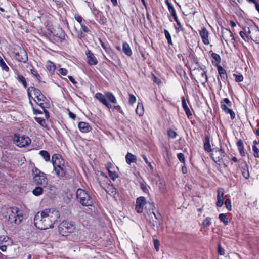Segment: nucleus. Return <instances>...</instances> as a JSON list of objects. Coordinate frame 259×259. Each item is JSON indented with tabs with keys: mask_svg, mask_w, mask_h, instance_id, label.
<instances>
[{
	"mask_svg": "<svg viewBox=\"0 0 259 259\" xmlns=\"http://www.w3.org/2000/svg\"><path fill=\"white\" fill-rule=\"evenodd\" d=\"M211 57L214 60H215L217 62L220 63L221 59L220 56L219 54H218L215 53H212L211 54Z\"/></svg>",
	"mask_w": 259,
	"mask_h": 259,
	"instance_id": "40",
	"label": "nucleus"
},
{
	"mask_svg": "<svg viewBox=\"0 0 259 259\" xmlns=\"http://www.w3.org/2000/svg\"><path fill=\"white\" fill-rule=\"evenodd\" d=\"M225 191L223 188H219L218 190L217 206L221 207L223 205L224 195Z\"/></svg>",
	"mask_w": 259,
	"mask_h": 259,
	"instance_id": "16",
	"label": "nucleus"
},
{
	"mask_svg": "<svg viewBox=\"0 0 259 259\" xmlns=\"http://www.w3.org/2000/svg\"><path fill=\"white\" fill-rule=\"evenodd\" d=\"M218 253L221 255H223L225 254V250L221 247L220 245L218 246Z\"/></svg>",
	"mask_w": 259,
	"mask_h": 259,
	"instance_id": "57",
	"label": "nucleus"
},
{
	"mask_svg": "<svg viewBox=\"0 0 259 259\" xmlns=\"http://www.w3.org/2000/svg\"><path fill=\"white\" fill-rule=\"evenodd\" d=\"M168 10L172 16L176 14V12L174 6L172 7H170Z\"/></svg>",
	"mask_w": 259,
	"mask_h": 259,
	"instance_id": "63",
	"label": "nucleus"
},
{
	"mask_svg": "<svg viewBox=\"0 0 259 259\" xmlns=\"http://www.w3.org/2000/svg\"><path fill=\"white\" fill-rule=\"evenodd\" d=\"M239 34L240 36L245 41L248 42L249 40L248 39V37H247L245 31H244V28L243 31H241L239 32Z\"/></svg>",
	"mask_w": 259,
	"mask_h": 259,
	"instance_id": "39",
	"label": "nucleus"
},
{
	"mask_svg": "<svg viewBox=\"0 0 259 259\" xmlns=\"http://www.w3.org/2000/svg\"><path fill=\"white\" fill-rule=\"evenodd\" d=\"M35 120L38 122L41 126L46 127L47 126V124L46 120L41 117H36L34 118Z\"/></svg>",
	"mask_w": 259,
	"mask_h": 259,
	"instance_id": "34",
	"label": "nucleus"
},
{
	"mask_svg": "<svg viewBox=\"0 0 259 259\" xmlns=\"http://www.w3.org/2000/svg\"><path fill=\"white\" fill-rule=\"evenodd\" d=\"M146 204V198L143 196H140L137 198L136 210L138 213H142L143 211V207Z\"/></svg>",
	"mask_w": 259,
	"mask_h": 259,
	"instance_id": "13",
	"label": "nucleus"
},
{
	"mask_svg": "<svg viewBox=\"0 0 259 259\" xmlns=\"http://www.w3.org/2000/svg\"><path fill=\"white\" fill-rule=\"evenodd\" d=\"M78 127L82 133H88L92 130L91 126L90 124L85 122H80L78 124Z\"/></svg>",
	"mask_w": 259,
	"mask_h": 259,
	"instance_id": "18",
	"label": "nucleus"
},
{
	"mask_svg": "<svg viewBox=\"0 0 259 259\" xmlns=\"http://www.w3.org/2000/svg\"><path fill=\"white\" fill-rule=\"evenodd\" d=\"M60 218L59 211L55 208H46L37 212L34 218V224L39 229L46 230L54 227Z\"/></svg>",
	"mask_w": 259,
	"mask_h": 259,
	"instance_id": "1",
	"label": "nucleus"
},
{
	"mask_svg": "<svg viewBox=\"0 0 259 259\" xmlns=\"http://www.w3.org/2000/svg\"><path fill=\"white\" fill-rule=\"evenodd\" d=\"M177 157L181 162L185 163V158L184 155L182 153H179L177 154Z\"/></svg>",
	"mask_w": 259,
	"mask_h": 259,
	"instance_id": "50",
	"label": "nucleus"
},
{
	"mask_svg": "<svg viewBox=\"0 0 259 259\" xmlns=\"http://www.w3.org/2000/svg\"><path fill=\"white\" fill-rule=\"evenodd\" d=\"M211 152V158L217 164L220 165L221 160L226 155L224 150L219 148H214L212 149Z\"/></svg>",
	"mask_w": 259,
	"mask_h": 259,
	"instance_id": "9",
	"label": "nucleus"
},
{
	"mask_svg": "<svg viewBox=\"0 0 259 259\" xmlns=\"http://www.w3.org/2000/svg\"><path fill=\"white\" fill-rule=\"evenodd\" d=\"M154 245L155 249L157 251H158L159 244V241L158 240H157V239L154 240Z\"/></svg>",
	"mask_w": 259,
	"mask_h": 259,
	"instance_id": "61",
	"label": "nucleus"
},
{
	"mask_svg": "<svg viewBox=\"0 0 259 259\" xmlns=\"http://www.w3.org/2000/svg\"><path fill=\"white\" fill-rule=\"evenodd\" d=\"M237 146L239 151L243 150L244 149L243 142L241 139L237 142Z\"/></svg>",
	"mask_w": 259,
	"mask_h": 259,
	"instance_id": "45",
	"label": "nucleus"
},
{
	"mask_svg": "<svg viewBox=\"0 0 259 259\" xmlns=\"http://www.w3.org/2000/svg\"><path fill=\"white\" fill-rule=\"evenodd\" d=\"M94 14L96 19L101 24H104L106 22V18L103 15V13L99 10L95 9Z\"/></svg>",
	"mask_w": 259,
	"mask_h": 259,
	"instance_id": "17",
	"label": "nucleus"
},
{
	"mask_svg": "<svg viewBox=\"0 0 259 259\" xmlns=\"http://www.w3.org/2000/svg\"><path fill=\"white\" fill-rule=\"evenodd\" d=\"M43 187H36L32 191V193L34 195L36 196H38L42 194L43 193Z\"/></svg>",
	"mask_w": 259,
	"mask_h": 259,
	"instance_id": "30",
	"label": "nucleus"
},
{
	"mask_svg": "<svg viewBox=\"0 0 259 259\" xmlns=\"http://www.w3.org/2000/svg\"><path fill=\"white\" fill-rule=\"evenodd\" d=\"M101 45L102 47L105 50V51L107 53H110V52L111 51V49L109 47V46H108V45L105 44L103 43V42H101Z\"/></svg>",
	"mask_w": 259,
	"mask_h": 259,
	"instance_id": "41",
	"label": "nucleus"
},
{
	"mask_svg": "<svg viewBox=\"0 0 259 259\" xmlns=\"http://www.w3.org/2000/svg\"><path fill=\"white\" fill-rule=\"evenodd\" d=\"M46 68L50 73H53L55 71V66L52 62L48 61Z\"/></svg>",
	"mask_w": 259,
	"mask_h": 259,
	"instance_id": "32",
	"label": "nucleus"
},
{
	"mask_svg": "<svg viewBox=\"0 0 259 259\" xmlns=\"http://www.w3.org/2000/svg\"><path fill=\"white\" fill-rule=\"evenodd\" d=\"M107 192L109 193L111 195H114L116 194V189L113 187H109L108 188V190H107Z\"/></svg>",
	"mask_w": 259,
	"mask_h": 259,
	"instance_id": "42",
	"label": "nucleus"
},
{
	"mask_svg": "<svg viewBox=\"0 0 259 259\" xmlns=\"http://www.w3.org/2000/svg\"><path fill=\"white\" fill-rule=\"evenodd\" d=\"M252 150L254 152V157L259 158V149L255 145H253L252 146Z\"/></svg>",
	"mask_w": 259,
	"mask_h": 259,
	"instance_id": "47",
	"label": "nucleus"
},
{
	"mask_svg": "<svg viewBox=\"0 0 259 259\" xmlns=\"http://www.w3.org/2000/svg\"><path fill=\"white\" fill-rule=\"evenodd\" d=\"M40 155L46 161H49L50 160V155L49 153L45 150L40 151L39 152Z\"/></svg>",
	"mask_w": 259,
	"mask_h": 259,
	"instance_id": "28",
	"label": "nucleus"
},
{
	"mask_svg": "<svg viewBox=\"0 0 259 259\" xmlns=\"http://www.w3.org/2000/svg\"><path fill=\"white\" fill-rule=\"evenodd\" d=\"M177 26H175V29L177 31V32H179L181 30H182V25L180 21L176 22Z\"/></svg>",
	"mask_w": 259,
	"mask_h": 259,
	"instance_id": "59",
	"label": "nucleus"
},
{
	"mask_svg": "<svg viewBox=\"0 0 259 259\" xmlns=\"http://www.w3.org/2000/svg\"><path fill=\"white\" fill-rule=\"evenodd\" d=\"M182 104L183 108L184 109L186 115H187L188 117L189 118L190 116L192 115V113L190 110L187 105V103L184 97L182 98Z\"/></svg>",
	"mask_w": 259,
	"mask_h": 259,
	"instance_id": "25",
	"label": "nucleus"
},
{
	"mask_svg": "<svg viewBox=\"0 0 259 259\" xmlns=\"http://www.w3.org/2000/svg\"><path fill=\"white\" fill-rule=\"evenodd\" d=\"M225 205L227 209L230 211L232 210V206L231 204V200L230 199H227L225 202Z\"/></svg>",
	"mask_w": 259,
	"mask_h": 259,
	"instance_id": "46",
	"label": "nucleus"
},
{
	"mask_svg": "<svg viewBox=\"0 0 259 259\" xmlns=\"http://www.w3.org/2000/svg\"><path fill=\"white\" fill-rule=\"evenodd\" d=\"M211 218L209 217H207L203 221V225L204 227H208L210 225L211 223Z\"/></svg>",
	"mask_w": 259,
	"mask_h": 259,
	"instance_id": "48",
	"label": "nucleus"
},
{
	"mask_svg": "<svg viewBox=\"0 0 259 259\" xmlns=\"http://www.w3.org/2000/svg\"><path fill=\"white\" fill-rule=\"evenodd\" d=\"M53 169L56 176L59 178H66L67 175V166L65 163L62 156L58 154H54L52 156Z\"/></svg>",
	"mask_w": 259,
	"mask_h": 259,
	"instance_id": "2",
	"label": "nucleus"
},
{
	"mask_svg": "<svg viewBox=\"0 0 259 259\" xmlns=\"http://www.w3.org/2000/svg\"><path fill=\"white\" fill-rule=\"evenodd\" d=\"M152 213L156 219V221L153 220V223L152 224L153 228H154L156 226L158 227V225H160V222L159 221V219L160 218V215H157L154 212H153Z\"/></svg>",
	"mask_w": 259,
	"mask_h": 259,
	"instance_id": "31",
	"label": "nucleus"
},
{
	"mask_svg": "<svg viewBox=\"0 0 259 259\" xmlns=\"http://www.w3.org/2000/svg\"><path fill=\"white\" fill-rule=\"evenodd\" d=\"M74 18H75V19L78 22H79L80 24H82L81 23V22H82V17L78 15H75L74 16Z\"/></svg>",
	"mask_w": 259,
	"mask_h": 259,
	"instance_id": "60",
	"label": "nucleus"
},
{
	"mask_svg": "<svg viewBox=\"0 0 259 259\" xmlns=\"http://www.w3.org/2000/svg\"><path fill=\"white\" fill-rule=\"evenodd\" d=\"M218 71L222 79L225 80L227 78V75L226 70L221 66L218 65L217 66Z\"/></svg>",
	"mask_w": 259,
	"mask_h": 259,
	"instance_id": "26",
	"label": "nucleus"
},
{
	"mask_svg": "<svg viewBox=\"0 0 259 259\" xmlns=\"http://www.w3.org/2000/svg\"><path fill=\"white\" fill-rule=\"evenodd\" d=\"M27 91L29 99H33L34 101L42 109L45 108L44 104L47 99L39 89L34 87H30Z\"/></svg>",
	"mask_w": 259,
	"mask_h": 259,
	"instance_id": "4",
	"label": "nucleus"
},
{
	"mask_svg": "<svg viewBox=\"0 0 259 259\" xmlns=\"http://www.w3.org/2000/svg\"><path fill=\"white\" fill-rule=\"evenodd\" d=\"M109 175L113 180H115L118 177V174L116 172L110 170H109Z\"/></svg>",
	"mask_w": 259,
	"mask_h": 259,
	"instance_id": "49",
	"label": "nucleus"
},
{
	"mask_svg": "<svg viewBox=\"0 0 259 259\" xmlns=\"http://www.w3.org/2000/svg\"><path fill=\"white\" fill-rule=\"evenodd\" d=\"M17 80L22 84L25 88L27 87V82L25 77L22 75H19L17 76Z\"/></svg>",
	"mask_w": 259,
	"mask_h": 259,
	"instance_id": "33",
	"label": "nucleus"
},
{
	"mask_svg": "<svg viewBox=\"0 0 259 259\" xmlns=\"http://www.w3.org/2000/svg\"><path fill=\"white\" fill-rule=\"evenodd\" d=\"M68 78L69 80L74 84L75 85L77 83V82L75 81L74 78L71 76H68Z\"/></svg>",
	"mask_w": 259,
	"mask_h": 259,
	"instance_id": "64",
	"label": "nucleus"
},
{
	"mask_svg": "<svg viewBox=\"0 0 259 259\" xmlns=\"http://www.w3.org/2000/svg\"><path fill=\"white\" fill-rule=\"evenodd\" d=\"M95 98L108 109L112 108V106L107 101V99L113 104H116L117 102L115 96L110 92H106L104 95L99 92L97 93L95 95Z\"/></svg>",
	"mask_w": 259,
	"mask_h": 259,
	"instance_id": "5",
	"label": "nucleus"
},
{
	"mask_svg": "<svg viewBox=\"0 0 259 259\" xmlns=\"http://www.w3.org/2000/svg\"><path fill=\"white\" fill-rule=\"evenodd\" d=\"M199 34L203 42L206 45H209L210 43L209 40V33L207 29L205 27L202 28L200 30H199Z\"/></svg>",
	"mask_w": 259,
	"mask_h": 259,
	"instance_id": "14",
	"label": "nucleus"
},
{
	"mask_svg": "<svg viewBox=\"0 0 259 259\" xmlns=\"http://www.w3.org/2000/svg\"><path fill=\"white\" fill-rule=\"evenodd\" d=\"M168 135L169 137H170L172 139L175 138L177 136V133L175 131H174V130H171V129L168 130Z\"/></svg>",
	"mask_w": 259,
	"mask_h": 259,
	"instance_id": "43",
	"label": "nucleus"
},
{
	"mask_svg": "<svg viewBox=\"0 0 259 259\" xmlns=\"http://www.w3.org/2000/svg\"><path fill=\"white\" fill-rule=\"evenodd\" d=\"M136 98L135 97V96H134L132 94H130V98H129V103L130 104L132 105L136 102Z\"/></svg>",
	"mask_w": 259,
	"mask_h": 259,
	"instance_id": "53",
	"label": "nucleus"
},
{
	"mask_svg": "<svg viewBox=\"0 0 259 259\" xmlns=\"http://www.w3.org/2000/svg\"><path fill=\"white\" fill-rule=\"evenodd\" d=\"M75 228V225L73 223L63 221L59 225L58 230L61 235L67 236L69 234L73 232Z\"/></svg>",
	"mask_w": 259,
	"mask_h": 259,
	"instance_id": "8",
	"label": "nucleus"
},
{
	"mask_svg": "<svg viewBox=\"0 0 259 259\" xmlns=\"http://www.w3.org/2000/svg\"><path fill=\"white\" fill-rule=\"evenodd\" d=\"M122 51L127 56H131L132 55V51L129 44L126 42L123 43Z\"/></svg>",
	"mask_w": 259,
	"mask_h": 259,
	"instance_id": "23",
	"label": "nucleus"
},
{
	"mask_svg": "<svg viewBox=\"0 0 259 259\" xmlns=\"http://www.w3.org/2000/svg\"><path fill=\"white\" fill-rule=\"evenodd\" d=\"M9 239L7 236H0V242H6Z\"/></svg>",
	"mask_w": 259,
	"mask_h": 259,
	"instance_id": "56",
	"label": "nucleus"
},
{
	"mask_svg": "<svg viewBox=\"0 0 259 259\" xmlns=\"http://www.w3.org/2000/svg\"><path fill=\"white\" fill-rule=\"evenodd\" d=\"M233 76L235 77V81L237 82H240L243 81L244 77L242 75H236L233 74Z\"/></svg>",
	"mask_w": 259,
	"mask_h": 259,
	"instance_id": "44",
	"label": "nucleus"
},
{
	"mask_svg": "<svg viewBox=\"0 0 259 259\" xmlns=\"http://www.w3.org/2000/svg\"><path fill=\"white\" fill-rule=\"evenodd\" d=\"M256 26H251V27H244V31L246 32V34L248 37L249 40H250L251 36H252V30L255 28Z\"/></svg>",
	"mask_w": 259,
	"mask_h": 259,
	"instance_id": "29",
	"label": "nucleus"
},
{
	"mask_svg": "<svg viewBox=\"0 0 259 259\" xmlns=\"http://www.w3.org/2000/svg\"><path fill=\"white\" fill-rule=\"evenodd\" d=\"M112 108L114 109H116V110H117L119 113H121V114H123V112L121 109V107L119 105H116V106H114L113 107H112Z\"/></svg>",
	"mask_w": 259,
	"mask_h": 259,
	"instance_id": "58",
	"label": "nucleus"
},
{
	"mask_svg": "<svg viewBox=\"0 0 259 259\" xmlns=\"http://www.w3.org/2000/svg\"><path fill=\"white\" fill-rule=\"evenodd\" d=\"M221 102H223V104H226L228 107H231L232 104L230 101L229 100L228 98H224L223 100L221 101Z\"/></svg>",
	"mask_w": 259,
	"mask_h": 259,
	"instance_id": "52",
	"label": "nucleus"
},
{
	"mask_svg": "<svg viewBox=\"0 0 259 259\" xmlns=\"http://www.w3.org/2000/svg\"><path fill=\"white\" fill-rule=\"evenodd\" d=\"M165 36L167 40L168 43L169 45H172V40L171 38V36L168 31L165 29L164 31Z\"/></svg>",
	"mask_w": 259,
	"mask_h": 259,
	"instance_id": "36",
	"label": "nucleus"
},
{
	"mask_svg": "<svg viewBox=\"0 0 259 259\" xmlns=\"http://www.w3.org/2000/svg\"><path fill=\"white\" fill-rule=\"evenodd\" d=\"M2 213L3 217L11 224L19 225L23 219L22 213L17 207H3Z\"/></svg>",
	"mask_w": 259,
	"mask_h": 259,
	"instance_id": "3",
	"label": "nucleus"
},
{
	"mask_svg": "<svg viewBox=\"0 0 259 259\" xmlns=\"http://www.w3.org/2000/svg\"><path fill=\"white\" fill-rule=\"evenodd\" d=\"M0 66L2 68L3 70H5L6 71H8L9 70V67L6 65V64L2 58L0 56Z\"/></svg>",
	"mask_w": 259,
	"mask_h": 259,
	"instance_id": "35",
	"label": "nucleus"
},
{
	"mask_svg": "<svg viewBox=\"0 0 259 259\" xmlns=\"http://www.w3.org/2000/svg\"><path fill=\"white\" fill-rule=\"evenodd\" d=\"M201 77L202 78V80H200L201 81H204V82L207 81V77L206 74V72L202 71L200 73Z\"/></svg>",
	"mask_w": 259,
	"mask_h": 259,
	"instance_id": "51",
	"label": "nucleus"
},
{
	"mask_svg": "<svg viewBox=\"0 0 259 259\" xmlns=\"http://www.w3.org/2000/svg\"><path fill=\"white\" fill-rule=\"evenodd\" d=\"M76 197L78 201L84 206H90L93 204L92 197L83 189L79 188L76 192Z\"/></svg>",
	"mask_w": 259,
	"mask_h": 259,
	"instance_id": "6",
	"label": "nucleus"
},
{
	"mask_svg": "<svg viewBox=\"0 0 259 259\" xmlns=\"http://www.w3.org/2000/svg\"><path fill=\"white\" fill-rule=\"evenodd\" d=\"M31 74L38 80L40 81L41 79V77L39 74L38 73L37 71L34 69H32L30 70Z\"/></svg>",
	"mask_w": 259,
	"mask_h": 259,
	"instance_id": "38",
	"label": "nucleus"
},
{
	"mask_svg": "<svg viewBox=\"0 0 259 259\" xmlns=\"http://www.w3.org/2000/svg\"><path fill=\"white\" fill-rule=\"evenodd\" d=\"M80 25H81V29L83 32L88 33L89 31V29L85 25H84L83 24H81Z\"/></svg>",
	"mask_w": 259,
	"mask_h": 259,
	"instance_id": "62",
	"label": "nucleus"
},
{
	"mask_svg": "<svg viewBox=\"0 0 259 259\" xmlns=\"http://www.w3.org/2000/svg\"><path fill=\"white\" fill-rule=\"evenodd\" d=\"M33 182L36 185H40L45 187L48 184L46 175L38 168L34 167L32 170Z\"/></svg>",
	"mask_w": 259,
	"mask_h": 259,
	"instance_id": "7",
	"label": "nucleus"
},
{
	"mask_svg": "<svg viewBox=\"0 0 259 259\" xmlns=\"http://www.w3.org/2000/svg\"><path fill=\"white\" fill-rule=\"evenodd\" d=\"M221 109L227 114H230L232 119H234L235 118V114L234 111L228 108V106L223 102H221Z\"/></svg>",
	"mask_w": 259,
	"mask_h": 259,
	"instance_id": "19",
	"label": "nucleus"
},
{
	"mask_svg": "<svg viewBox=\"0 0 259 259\" xmlns=\"http://www.w3.org/2000/svg\"><path fill=\"white\" fill-rule=\"evenodd\" d=\"M221 32L222 37L227 44H228V41L233 42L234 37L232 32L230 30L223 28L222 29Z\"/></svg>",
	"mask_w": 259,
	"mask_h": 259,
	"instance_id": "12",
	"label": "nucleus"
},
{
	"mask_svg": "<svg viewBox=\"0 0 259 259\" xmlns=\"http://www.w3.org/2000/svg\"><path fill=\"white\" fill-rule=\"evenodd\" d=\"M14 58L18 62L26 63L28 56L26 52L23 49H20L19 51L15 54Z\"/></svg>",
	"mask_w": 259,
	"mask_h": 259,
	"instance_id": "11",
	"label": "nucleus"
},
{
	"mask_svg": "<svg viewBox=\"0 0 259 259\" xmlns=\"http://www.w3.org/2000/svg\"><path fill=\"white\" fill-rule=\"evenodd\" d=\"M204 149L208 152H211L212 150V149L211 148L210 138L208 136H206L205 137L204 143Z\"/></svg>",
	"mask_w": 259,
	"mask_h": 259,
	"instance_id": "24",
	"label": "nucleus"
},
{
	"mask_svg": "<svg viewBox=\"0 0 259 259\" xmlns=\"http://www.w3.org/2000/svg\"><path fill=\"white\" fill-rule=\"evenodd\" d=\"M125 159L127 163L128 164H131L132 163H136L137 162V157L130 152L127 153Z\"/></svg>",
	"mask_w": 259,
	"mask_h": 259,
	"instance_id": "22",
	"label": "nucleus"
},
{
	"mask_svg": "<svg viewBox=\"0 0 259 259\" xmlns=\"http://www.w3.org/2000/svg\"><path fill=\"white\" fill-rule=\"evenodd\" d=\"M65 39V34L62 29H60L56 34L53 35V39L58 42H61Z\"/></svg>",
	"mask_w": 259,
	"mask_h": 259,
	"instance_id": "20",
	"label": "nucleus"
},
{
	"mask_svg": "<svg viewBox=\"0 0 259 259\" xmlns=\"http://www.w3.org/2000/svg\"><path fill=\"white\" fill-rule=\"evenodd\" d=\"M219 219L224 223L225 225H227L228 224V219L226 218V216L224 213H221L219 215Z\"/></svg>",
	"mask_w": 259,
	"mask_h": 259,
	"instance_id": "37",
	"label": "nucleus"
},
{
	"mask_svg": "<svg viewBox=\"0 0 259 259\" xmlns=\"http://www.w3.org/2000/svg\"><path fill=\"white\" fill-rule=\"evenodd\" d=\"M15 143L19 147H25L28 146L31 143L30 139L24 135L16 136L15 135L14 138Z\"/></svg>",
	"mask_w": 259,
	"mask_h": 259,
	"instance_id": "10",
	"label": "nucleus"
},
{
	"mask_svg": "<svg viewBox=\"0 0 259 259\" xmlns=\"http://www.w3.org/2000/svg\"><path fill=\"white\" fill-rule=\"evenodd\" d=\"M58 71L59 73L63 75H66L68 73V70L64 68H60Z\"/></svg>",
	"mask_w": 259,
	"mask_h": 259,
	"instance_id": "55",
	"label": "nucleus"
},
{
	"mask_svg": "<svg viewBox=\"0 0 259 259\" xmlns=\"http://www.w3.org/2000/svg\"><path fill=\"white\" fill-rule=\"evenodd\" d=\"M252 33L250 39L257 44H259V29L258 27H256L254 29H253Z\"/></svg>",
	"mask_w": 259,
	"mask_h": 259,
	"instance_id": "21",
	"label": "nucleus"
},
{
	"mask_svg": "<svg viewBox=\"0 0 259 259\" xmlns=\"http://www.w3.org/2000/svg\"><path fill=\"white\" fill-rule=\"evenodd\" d=\"M242 174L243 176L246 179H247L249 177V174L247 170L245 169H243L242 171Z\"/></svg>",
	"mask_w": 259,
	"mask_h": 259,
	"instance_id": "54",
	"label": "nucleus"
},
{
	"mask_svg": "<svg viewBox=\"0 0 259 259\" xmlns=\"http://www.w3.org/2000/svg\"><path fill=\"white\" fill-rule=\"evenodd\" d=\"M144 107L142 103H138L136 109V114L139 116H142L144 114Z\"/></svg>",
	"mask_w": 259,
	"mask_h": 259,
	"instance_id": "27",
	"label": "nucleus"
},
{
	"mask_svg": "<svg viewBox=\"0 0 259 259\" xmlns=\"http://www.w3.org/2000/svg\"><path fill=\"white\" fill-rule=\"evenodd\" d=\"M85 54L88 59V63L90 65H96L98 63V60L94 54L89 50H88Z\"/></svg>",
	"mask_w": 259,
	"mask_h": 259,
	"instance_id": "15",
	"label": "nucleus"
}]
</instances>
